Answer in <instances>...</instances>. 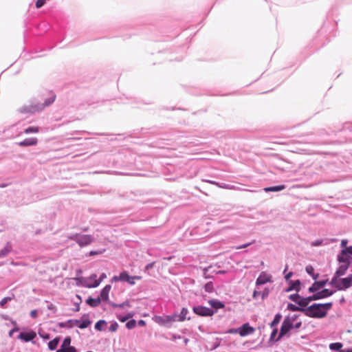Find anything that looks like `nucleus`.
Returning a JSON list of instances; mask_svg holds the SVG:
<instances>
[{
	"label": "nucleus",
	"mask_w": 352,
	"mask_h": 352,
	"mask_svg": "<svg viewBox=\"0 0 352 352\" xmlns=\"http://www.w3.org/2000/svg\"><path fill=\"white\" fill-rule=\"evenodd\" d=\"M338 261L341 265L333 276V277H337V278L345 274L350 263L352 262V245L342 250L338 255Z\"/></svg>",
	"instance_id": "1"
},
{
	"label": "nucleus",
	"mask_w": 352,
	"mask_h": 352,
	"mask_svg": "<svg viewBox=\"0 0 352 352\" xmlns=\"http://www.w3.org/2000/svg\"><path fill=\"white\" fill-rule=\"evenodd\" d=\"M332 307V302L314 303L303 310V314L310 318H322L326 316L328 310Z\"/></svg>",
	"instance_id": "2"
},
{
	"label": "nucleus",
	"mask_w": 352,
	"mask_h": 352,
	"mask_svg": "<svg viewBox=\"0 0 352 352\" xmlns=\"http://www.w3.org/2000/svg\"><path fill=\"white\" fill-rule=\"evenodd\" d=\"M55 95H52L49 98H47L44 103L33 102L30 104L25 105L19 109V112L21 113H34L41 111L45 107L51 105L55 100Z\"/></svg>",
	"instance_id": "3"
},
{
	"label": "nucleus",
	"mask_w": 352,
	"mask_h": 352,
	"mask_svg": "<svg viewBox=\"0 0 352 352\" xmlns=\"http://www.w3.org/2000/svg\"><path fill=\"white\" fill-rule=\"evenodd\" d=\"M352 284V276H349L344 278L339 279L337 277H333L330 285L336 287L338 290H344L349 287H351Z\"/></svg>",
	"instance_id": "4"
},
{
	"label": "nucleus",
	"mask_w": 352,
	"mask_h": 352,
	"mask_svg": "<svg viewBox=\"0 0 352 352\" xmlns=\"http://www.w3.org/2000/svg\"><path fill=\"white\" fill-rule=\"evenodd\" d=\"M68 238L76 241L80 247L88 245L94 241V237L90 234H74Z\"/></svg>",
	"instance_id": "5"
},
{
	"label": "nucleus",
	"mask_w": 352,
	"mask_h": 352,
	"mask_svg": "<svg viewBox=\"0 0 352 352\" xmlns=\"http://www.w3.org/2000/svg\"><path fill=\"white\" fill-rule=\"evenodd\" d=\"M141 279L140 276H129V274L126 272H122L119 276H114L112 277L111 282H117V281H122V282H127L131 285H135V280H140Z\"/></svg>",
	"instance_id": "6"
},
{
	"label": "nucleus",
	"mask_w": 352,
	"mask_h": 352,
	"mask_svg": "<svg viewBox=\"0 0 352 352\" xmlns=\"http://www.w3.org/2000/svg\"><path fill=\"white\" fill-rule=\"evenodd\" d=\"M292 329H294V322H292V320H289V317H286L282 323L280 333L276 340H280L282 337H284L286 335L289 336V335H288V333Z\"/></svg>",
	"instance_id": "7"
},
{
	"label": "nucleus",
	"mask_w": 352,
	"mask_h": 352,
	"mask_svg": "<svg viewBox=\"0 0 352 352\" xmlns=\"http://www.w3.org/2000/svg\"><path fill=\"white\" fill-rule=\"evenodd\" d=\"M193 312L200 316H212L215 314V311L201 305L194 306Z\"/></svg>",
	"instance_id": "8"
},
{
	"label": "nucleus",
	"mask_w": 352,
	"mask_h": 352,
	"mask_svg": "<svg viewBox=\"0 0 352 352\" xmlns=\"http://www.w3.org/2000/svg\"><path fill=\"white\" fill-rule=\"evenodd\" d=\"M254 329L249 325L248 323L243 324L241 327L230 330L231 333H239L241 336H246L254 333Z\"/></svg>",
	"instance_id": "9"
},
{
	"label": "nucleus",
	"mask_w": 352,
	"mask_h": 352,
	"mask_svg": "<svg viewBox=\"0 0 352 352\" xmlns=\"http://www.w3.org/2000/svg\"><path fill=\"white\" fill-rule=\"evenodd\" d=\"M154 320L160 325L166 327H170L172 326L171 318L168 315L156 316Z\"/></svg>",
	"instance_id": "10"
},
{
	"label": "nucleus",
	"mask_w": 352,
	"mask_h": 352,
	"mask_svg": "<svg viewBox=\"0 0 352 352\" xmlns=\"http://www.w3.org/2000/svg\"><path fill=\"white\" fill-rule=\"evenodd\" d=\"M333 293H334L333 291H331L327 289H324L323 290H322L320 292H318L314 294L312 296H310V298H311V301L317 300L319 299H322V298H324L328 296H330L333 295Z\"/></svg>",
	"instance_id": "11"
},
{
	"label": "nucleus",
	"mask_w": 352,
	"mask_h": 352,
	"mask_svg": "<svg viewBox=\"0 0 352 352\" xmlns=\"http://www.w3.org/2000/svg\"><path fill=\"white\" fill-rule=\"evenodd\" d=\"M36 334L34 331H30L28 332H21L18 336V338L27 342L32 340L34 338H36Z\"/></svg>",
	"instance_id": "12"
},
{
	"label": "nucleus",
	"mask_w": 352,
	"mask_h": 352,
	"mask_svg": "<svg viewBox=\"0 0 352 352\" xmlns=\"http://www.w3.org/2000/svg\"><path fill=\"white\" fill-rule=\"evenodd\" d=\"M272 276L268 275L265 272H263L260 274L259 276L257 278L256 280V285H262L268 282H271Z\"/></svg>",
	"instance_id": "13"
},
{
	"label": "nucleus",
	"mask_w": 352,
	"mask_h": 352,
	"mask_svg": "<svg viewBox=\"0 0 352 352\" xmlns=\"http://www.w3.org/2000/svg\"><path fill=\"white\" fill-rule=\"evenodd\" d=\"M111 289V285H107L102 289L100 296H99L101 300L107 302L108 303H109V302H110L109 300V292H110Z\"/></svg>",
	"instance_id": "14"
},
{
	"label": "nucleus",
	"mask_w": 352,
	"mask_h": 352,
	"mask_svg": "<svg viewBox=\"0 0 352 352\" xmlns=\"http://www.w3.org/2000/svg\"><path fill=\"white\" fill-rule=\"evenodd\" d=\"M38 143V140L36 138H26L24 140L19 142L17 144L19 146H34Z\"/></svg>",
	"instance_id": "15"
},
{
	"label": "nucleus",
	"mask_w": 352,
	"mask_h": 352,
	"mask_svg": "<svg viewBox=\"0 0 352 352\" xmlns=\"http://www.w3.org/2000/svg\"><path fill=\"white\" fill-rule=\"evenodd\" d=\"M326 283H327V280H321V281L315 282L309 288V292H310V293H315V292H316L320 289H321L323 287H324Z\"/></svg>",
	"instance_id": "16"
},
{
	"label": "nucleus",
	"mask_w": 352,
	"mask_h": 352,
	"mask_svg": "<svg viewBox=\"0 0 352 352\" xmlns=\"http://www.w3.org/2000/svg\"><path fill=\"white\" fill-rule=\"evenodd\" d=\"M337 239H317L313 242H311V246H320V245H327L329 244L330 243L336 242Z\"/></svg>",
	"instance_id": "17"
},
{
	"label": "nucleus",
	"mask_w": 352,
	"mask_h": 352,
	"mask_svg": "<svg viewBox=\"0 0 352 352\" xmlns=\"http://www.w3.org/2000/svg\"><path fill=\"white\" fill-rule=\"evenodd\" d=\"M95 280H97V275L96 274H93L90 276L83 278L82 284L84 287H88L87 285L93 284Z\"/></svg>",
	"instance_id": "18"
},
{
	"label": "nucleus",
	"mask_w": 352,
	"mask_h": 352,
	"mask_svg": "<svg viewBox=\"0 0 352 352\" xmlns=\"http://www.w3.org/2000/svg\"><path fill=\"white\" fill-rule=\"evenodd\" d=\"M101 301L102 300L100 297L96 298L89 297L87 299L86 302L92 307H96L100 304Z\"/></svg>",
	"instance_id": "19"
},
{
	"label": "nucleus",
	"mask_w": 352,
	"mask_h": 352,
	"mask_svg": "<svg viewBox=\"0 0 352 352\" xmlns=\"http://www.w3.org/2000/svg\"><path fill=\"white\" fill-rule=\"evenodd\" d=\"M208 303L212 308L215 309V311L219 309L223 308L225 306L222 302L217 300H210Z\"/></svg>",
	"instance_id": "20"
},
{
	"label": "nucleus",
	"mask_w": 352,
	"mask_h": 352,
	"mask_svg": "<svg viewBox=\"0 0 352 352\" xmlns=\"http://www.w3.org/2000/svg\"><path fill=\"white\" fill-rule=\"evenodd\" d=\"M300 285V281L299 280H297L296 281L290 280V286L286 289V292H290L292 290L299 292Z\"/></svg>",
	"instance_id": "21"
},
{
	"label": "nucleus",
	"mask_w": 352,
	"mask_h": 352,
	"mask_svg": "<svg viewBox=\"0 0 352 352\" xmlns=\"http://www.w3.org/2000/svg\"><path fill=\"white\" fill-rule=\"evenodd\" d=\"M285 188V185H279L275 186L266 187L263 188V190L266 192H278Z\"/></svg>",
	"instance_id": "22"
},
{
	"label": "nucleus",
	"mask_w": 352,
	"mask_h": 352,
	"mask_svg": "<svg viewBox=\"0 0 352 352\" xmlns=\"http://www.w3.org/2000/svg\"><path fill=\"white\" fill-rule=\"evenodd\" d=\"M269 295V289L265 288L263 292L254 291L253 293V298H256L258 296H261V298L264 300Z\"/></svg>",
	"instance_id": "23"
},
{
	"label": "nucleus",
	"mask_w": 352,
	"mask_h": 352,
	"mask_svg": "<svg viewBox=\"0 0 352 352\" xmlns=\"http://www.w3.org/2000/svg\"><path fill=\"white\" fill-rule=\"evenodd\" d=\"M310 302H311L310 296L305 298L300 296V298L298 301V305L300 306V307L307 308V306Z\"/></svg>",
	"instance_id": "24"
},
{
	"label": "nucleus",
	"mask_w": 352,
	"mask_h": 352,
	"mask_svg": "<svg viewBox=\"0 0 352 352\" xmlns=\"http://www.w3.org/2000/svg\"><path fill=\"white\" fill-rule=\"evenodd\" d=\"M107 278V275L105 273H102L99 279H97V280H95L93 284H87L88 288H94L97 287L100 283Z\"/></svg>",
	"instance_id": "25"
},
{
	"label": "nucleus",
	"mask_w": 352,
	"mask_h": 352,
	"mask_svg": "<svg viewBox=\"0 0 352 352\" xmlns=\"http://www.w3.org/2000/svg\"><path fill=\"white\" fill-rule=\"evenodd\" d=\"M109 304L114 308L120 307V308L123 309L126 307H131V305H130V302L129 300H126V301L123 302L122 303H120V304H116L113 302H109Z\"/></svg>",
	"instance_id": "26"
},
{
	"label": "nucleus",
	"mask_w": 352,
	"mask_h": 352,
	"mask_svg": "<svg viewBox=\"0 0 352 352\" xmlns=\"http://www.w3.org/2000/svg\"><path fill=\"white\" fill-rule=\"evenodd\" d=\"M59 343V338H56L54 340H51L48 343V348L50 350L53 351L56 349L58 344Z\"/></svg>",
	"instance_id": "27"
},
{
	"label": "nucleus",
	"mask_w": 352,
	"mask_h": 352,
	"mask_svg": "<svg viewBox=\"0 0 352 352\" xmlns=\"http://www.w3.org/2000/svg\"><path fill=\"white\" fill-rule=\"evenodd\" d=\"M287 309L292 311H301L303 313V310H305V307H300V306H296L294 304H288Z\"/></svg>",
	"instance_id": "28"
},
{
	"label": "nucleus",
	"mask_w": 352,
	"mask_h": 352,
	"mask_svg": "<svg viewBox=\"0 0 352 352\" xmlns=\"http://www.w3.org/2000/svg\"><path fill=\"white\" fill-rule=\"evenodd\" d=\"M70 343H71V338H70V337H66L64 339V340H63V342L62 343V345H61L60 348L58 350H62L63 351H67L66 349L69 346Z\"/></svg>",
	"instance_id": "29"
},
{
	"label": "nucleus",
	"mask_w": 352,
	"mask_h": 352,
	"mask_svg": "<svg viewBox=\"0 0 352 352\" xmlns=\"http://www.w3.org/2000/svg\"><path fill=\"white\" fill-rule=\"evenodd\" d=\"M107 324V322L104 320H98L95 324V329L97 331H101L104 329V326Z\"/></svg>",
	"instance_id": "30"
},
{
	"label": "nucleus",
	"mask_w": 352,
	"mask_h": 352,
	"mask_svg": "<svg viewBox=\"0 0 352 352\" xmlns=\"http://www.w3.org/2000/svg\"><path fill=\"white\" fill-rule=\"evenodd\" d=\"M188 310L186 308H182L180 314H179V321H184L186 319V315L188 314Z\"/></svg>",
	"instance_id": "31"
},
{
	"label": "nucleus",
	"mask_w": 352,
	"mask_h": 352,
	"mask_svg": "<svg viewBox=\"0 0 352 352\" xmlns=\"http://www.w3.org/2000/svg\"><path fill=\"white\" fill-rule=\"evenodd\" d=\"M39 131V129L38 126H29L26 128L23 133L25 134L30 133H37Z\"/></svg>",
	"instance_id": "32"
},
{
	"label": "nucleus",
	"mask_w": 352,
	"mask_h": 352,
	"mask_svg": "<svg viewBox=\"0 0 352 352\" xmlns=\"http://www.w3.org/2000/svg\"><path fill=\"white\" fill-rule=\"evenodd\" d=\"M282 318V316L280 314H276L274 318V320L272 321L270 326L271 327L276 326L280 321Z\"/></svg>",
	"instance_id": "33"
},
{
	"label": "nucleus",
	"mask_w": 352,
	"mask_h": 352,
	"mask_svg": "<svg viewBox=\"0 0 352 352\" xmlns=\"http://www.w3.org/2000/svg\"><path fill=\"white\" fill-rule=\"evenodd\" d=\"M11 250V246L9 244H7L6 246L4 247L3 249L0 250V257L6 256Z\"/></svg>",
	"instance_id": "34"
},
{
	"label": "nucleus",
	"mask_w": 352,
	"mask_h": 352,
	"mask_svg": "<svg viewBox=\"0 0 352 352\" xmlns=\"http://www.w3.org/2000/svg\"><path fill=\"white\" fill-rule=\"evenodd\" d=\"M305 270L307 274L312 276L314 280L317 279L318 274H316V276L314 275V269L311 265H307L305 268Z\"/></svg>",
	"instance_id": "35"
},
{
	"label": "nucleus",
	"mask_w": 352,
	"mask_h": 352,
	"mask_svg": "<svg viewBox=\"0 0 352 352\" xmlns=\"http://www.w3.org/2000/svg\"><path fill=\"white\" fill-rule=\"evenodd\" d=\"M342 347V344L340 342L331 343L329 345L330 349L333 350V351H340Z\"/></svg>",
	"instance_id": "36"
},
{
	"label": "nucleus",
	"mask_w": 352,
	"mask_h": 352,
	"mask_svg": "<svg viewBox=\"0 0 352 352\" xmlns=\"http://www.w3.org/2000/svg\"><path fill=\"white\" fill-rule=\"evenodd\" d=\"M91 322L89 319L87 318L82 320V322H80V324H79V328L80 329H85L88 327L91 324Z\"/></svg>",
	"instance_id": "37"
},
{
	"label": "nucleus",
	"mask_w": 352,
	"mask_h": 352,
	"mask_svg": "<svg viewBox=\"0 0 352 352\" xmlns=\"http://www.w3.org/2000/svg\"><path fill=\"white\" fill-rule=\"evenodd\" d=\"M205 291L211 293L214 291V287L212 282L207 283L204 286Z\"/></svg>",
	"instance_id": "38"
},
{
	"label": "nucleus",
	"mask_w": 352,
	"mask_h": 352,
	"mask_svg": "<svg viewBox=\"0 0 352 352\" xmlns=\"http://www.w3.org/2000/svg\"><path fill=\"white\" fill-rule=\"evenodd\" d=\"M135 326H136V321L135 320H131L128 321L126 324V327L128 329H132L135 328Z\"/></svg>",
	"instance_id": "39"
},
{
	"label": "nucleus",
	"mask_w": 352,
	"mask_h": 352,
	"mask_svg": "<svg viewBox=\"0 0 352 352\" xmlns=\"http://www.w3.org/2000/svg\"><path fill=\"white\" fill-rule=\"evenodd\" d=\"M217 186H219V188H225V189H235V186L230 185V184H227L225 183H222V184L218 183V184H217Z\"/></svg>",
	"instance_id": "40"
},
{
	"label": "nucleus",
	"mask_w": 352,
	"mask_h": 352,
	"mask_svg": "<svg viewBox=\"0 0 352 352\" xmlns=\"http://www.w3.org/2000/svg\"><path fill=\"white\" fill-rule=\"evenodd\" d=\"M67 323H70L69 327H78L79 324H80V321L79 320H68Z\"/></svg>",
	"instance_id": "41"
},
{
	"label": "nucleus",
	"mask_w": 352,
	"mask_h": 352,
	"mask_svg": "<svg viewBox=\"0 0 352 352\" xmlns=\"http://www.w3.org/2000/svg\"><path fill=\"white\" fill-rule=\"evenodd\" d=\"M289 298L298 304V301L300 298V296L298 294H292L289 296Z\"/></svg>",
	"instance_id": "42"
},
{
	"label": "nucleus",
	"mask_w": 352,
	"mask_h": 352,
	"mask_svg": "<svg viewBox=\"0 0 352 352\" xmlns=\"http://www.w3.org/2000/svg\"><path fill=\"white\" fill-rule=\"evenodd\" d=\"M118 328V324L116 322H113L111 324L109 330L111 332H115Z\"/></svg>",
	"instance_id": "43"
},
{
	"label": "nucleus",
	"mask_w": 352,
	"mask_h": 352,
	"mask_svg": "<svg viewBox=\"0 0 352 352\" xmlns=\"http://www.w3.org/2000/svg\"><path fill=\"white\" fill-rule=\"evenodd\" d=\"M11 298L10 297H5L3 298L1 301H0V306L1 307H4L5 305L11 300Z\"/></svg>",
	"instance_id": "44"
},
{
	"label": "nucleus",
	"mask_w": 352,
	"mask_h": 352,
	"mask_svg": "<svg viewBox=\"0 0 352 352\" xmlns=\"http://www.w3.org/2000/svg\"><path fill=\"white\" fill-rule=\"evenodd\" d=\"M67 351H63L62 350H57L56 352H77V350L74 346L69 345V346L66 349Z\"/></svg>",
	"instance_id": "45"
},
{
	"label": "nucleus",
	"mask_w": 352,
	"mask_h": 352,
	"mask_svg": "<svg viewBox=\"0 0 352 352\" xmlns=\"http://www.w3.org/2000/svg\"><path fill=\"white\" fill-rule=\"evenodd\" d=\"M46 2V0H37L36 2V7L37 8H41Z\"/></svg>",
	"instance_id": "46"
},
{
	"label": "nucleus",
	"mask_w": 352,
	"mask_h": 352,
	"mask_svg": "<svg viewBox=\"0 0 352 352\" xmlns=\"http://www.w3.org/2000/svg\"><path fill=\"white\" fill-rule=\"evenodd\" d=\"M171 318V323L173 324L175 321H179V314H175L173 315L169 316Z\"/></svg>",
	"instance_id": "47"
},
{
	"label": "nucleus",
	"mask_w": 352,
	"mask_h": 352,
	"mask_svg": "<svg viewBox=\"0 0 352 352\" xmlns=\"http://www.w3.org/2000/svg\"><path fill=\"white\" fill-rule=\"evenodd\" d=\"M277 333H278L277 329H274L272 331V333L270 335V340H276V341H277L276 339H275V337H276Z\"/></svg>",
	"instance_id": "48"
},
{
	"label": "nucleus",
	"mask_w": 352,
	"mask_h": 352,
	"mask_svg": "<svg viewBox=\"0 0 352 352\" xmlns=\"http://www.w3.org/2000/svg\"><path fill=\"white\" fill-rule=\"evenodd\" d=\"M47 309L51 310L53 313H55L56 311V307L52 303H50L47 305Z\"/></svg>",
	"instance_id": "49"
},
{
	"label": "nucleus",
	"mask_w": 352,
	"mask_h": 352,
	"mask_svg": "<svg viewBox=\"0 0 352 352\" xmlns=\"http://www.w3.org/2000/svg\"><path fill=\"white\" fill-rule=\"evenodd\" d=\"M347 242H348L347 240L342 239L341 241V244H340L341 248H342L343 249H345L346 248H347L346 247Z\"/></svg>",
	"instance_id": "50"
},
{
	"label": "nucleus",
	"mask_w": 352,
	"mask_h": 352,
	"mask_svg": "<svg viewBox=\"0 0 352 352\" xmlns=\"http://www.w3.org/2000/svg\"><path fill=\"white\" fill-rule=\"evenodd\" d=\"M69 324H70V323H67V321H66V322H60V323L59 324V327H62V328H63V327H68V328H70V327H69Z\"/></svg>",
	"instance_id": "51"
},
{
	"label": "nucleus",
	"mask_w": 352,
	"mask_h": 352,
	"mask_svg": "<svg viewBox=\"0 0 352 352\" xmlns=\"http://www.w3.org/2000/svg\"><path fill=\"white\" fill-rule=\"evenodd\" d=\"M250 244H251V243H245V244H243V245H240V246H236L235 248V249L236 250H240V249H242V248H245L248 247Z\"/></svg>",
	"instance_id": "52"
},
{
	"label": "nucleus",
	"mask_w": 352,
	"mask_h": 352,
	"mask_svg": "<svg viewBox=\"0 0 352 352\" xmlns=\"http://www.w3.org/2000/svg\"><path fill=\"white\" fill-rule=\"evenodd\" d=\"M30 316H31L32 318H36V317H37V311H36V310H35V309L32 310V311H30Z\"/></svg>",
	"instance_id": "53"
},
{
	"label": "nucleus",
	"mask_w": 352,
	"mask_h": 352,
	"mask_svg": "<svg viewBox=\"0 0 352 352\" xmlns=\"http://www.w3.org/2000/svg\"><path fill=\"white\" fill-rule=\"evenodd\" d=\"M293 275V273L292 272H289L287 273L285 276V278L287 281L289 280L290 278Z\"/></svg>",
	"instance_id": "54"
},
{
	"label": "nucleus",
	"mask_w": 352,
	"mask_h": 352,
	"mask_svg": "<svg viewBox=\"0 0 352 352\" xmlns=\"http://www.w3.org/2000/svg\"><path fill=\"white\" fill-rule=\"evenodd\" d=\"M153 266H154V263H148V264L146 265V267H145V268H146V270H150V269L153 268Z\"/></svg>",
	"instance_id": "55"
},
{
	"label": "nucleus",
	"mask_w": 352,
	"mask_h": 352,
	"mask_svg": "<svg viewBox=\"0 0 352 352\" xmlns=\"http://www.w3.org/2000/svg\"><path fill=\"white\" fill-rule=\"evenodd\" d=\"M302 325V322L300 321V322H296V324H294V329H299Z\"/></svg>",
	"instance_id": "56"
},
{
	"label": "nucleus",
	"mask_w": 352,
	"mask_h": 352,
	"mask_svg": "<svg viewBox=\"0 0 352 352\" xmlns=\"http://www.w3.org/2000/svg\"><path fill=\"white\" fill-rule=\"evenodd\" d=\"M131 316H124V317H119L118 319L121 321V322H125L129 318H130Z\"/></svg>",
	"instance_id": "57"
},
{
	"label": "nucleus",
	"mask_w": 352,
	"mask_h": 352,
	"mask_svg": "<svg viewBox=\"0 0 352 352\" xmlns=\"http://www.w3.org/2000/svg\"><path fill=\"white\" fill-rule=\"evenodd\" d=\"M208 269H209V267H206V268L204 269V277L206 278H210V276H208L207 275V272H208Z\"/></svg>",
	"instance_id": "58"
},
{
	"label": "nucleus",
	"mask_w": 352,
	"mask_h": 352,
	"mask_svg": "<svg viewBox=\"0 0 352 352\" xmlns=\"http://www.w3.org/2000/svg\"><path fill=\"white\" fill-rule=\"evenodd\" d=\"M18 331H19V328H17V327L12 329V330L10 331L9 336H12L13 333Z\"/></svg>",
	"instance_id": "59"
},
{
	"label": "nucleus",
	"mask_w": 352,
	"mask_h": 352,
	"mask_svg": "<svg viewBox=\"0 0 352 352\" xmlns=\"http://www.w3.org/2000/svg\"><path fill=\"white\" fill-rule=\"evenodd\" d=\"M102 252H98V251H91L89 252V255L90 256H94V255H96V254H101Z\"/></svg>",
	"instance_id": "60"
},
{
	"label": "nucleus",
	"mask_w": 352,
	"mask_h": 352,
	"mask_svg": "<svg viewBox=\"0 0 352 352\" xmlns=\"http://www.w3.org/2000/svg\"><path fill=\"white\" fill-rule=\"evenodd\" d=\"M298 315H294L292 317H289V319L292 320V322H294L296 320V319L298 318Z\"/></svg>",
	"instance_id": "61"
},
{
	"label": "nucleus",
	"mask_w": 352,
	"mask_h": 352,
	"mask_svg": "<svg viewBox=\"0 0 352 352\" xmlns=\"http://www.w3.org/2000/svg\"><path fill=\"white\" fill-rule=\"evenodd\" d=\"M145 324H146V322H145V321H144V320H140L138 321V325H139V326H144Z\"/></svg>",
	"instance_id": "62"
},
{
	"label": "nucleus",
	"mask_w": 352,
	"mask_h": 352,
	"mask_svg": "<svg viewBox=\"0 0 352 352\" xmlns=\"http://www.w3.org/2000/svg\"><path fill=\"white\" fill-rule=\"evenodd\" d=\"M204 182H206L208 183H210V184H214V185H217V184H218L217 182H214V181H211V180H204Z\"/></svg>",
	"instance_id": "63"
},
{
	"label": "nucleus",
	"mask_w": 352,
	"mask_h": 352,
	"mask_svg": "<svg viewBox=\"0 0 352 352\" xmlns=\"http://www.w3.org/2000/svg\"><path fill=\"white\" fill-rule=\"evenodd\" d=\"M180 338H182V336H179V335H178V336L177 335H173V339H174V340L180 339Z\"/></svg>",
	"instance_id": "64"
}]
</instances>
